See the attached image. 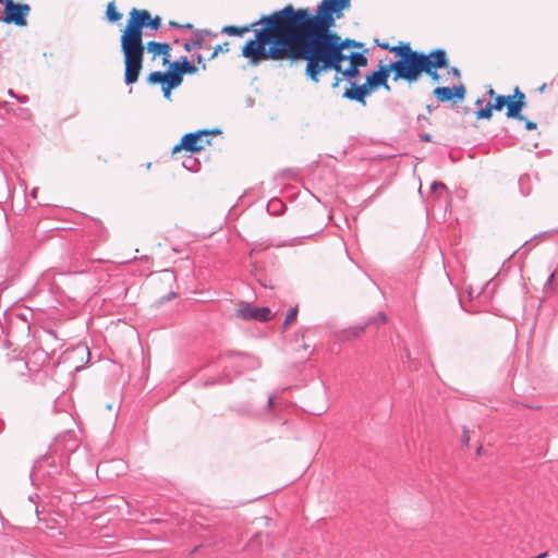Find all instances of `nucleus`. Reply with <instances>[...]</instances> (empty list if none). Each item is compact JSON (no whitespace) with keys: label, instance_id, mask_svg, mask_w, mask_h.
<instances>
[{"label":"nucleus","instance_id":"10","mask_svg":"<svg viewBox=\"0 0 558 558\" xmlns=\"http://www.w3.org/2000/svg\"><path fill=\"white\" fill-rule=\"evenodd\" d=\"M420 52L421 76L425 73L435 72L449 68V58L445 49L436 48L428 53Z\"/></svg>","mask_w":558,"mask_h":558},{"label":"nucleus","instance_id":"29","mask_svg":"<svg viewBox=\"0 0 558 558\" xmlns=\"http://www.w3.org/2000/svg\"><path fill=\"white\" fill-rule=\"evenodd\" d=\"M182 166L189 170V171H192V172H197L199 169H201V162L197 158H195L193 156V154H189L187 156H185L183 162H182Z\"/></svg>","mask_w":558,"mask_h":558},{"label":"nucleus","instance_id":"55","mask_svg":"<svg viewBox=\"0 0 558 558\" xmlns=\"http://www.w3.org/2000/svg\"><path fill=\"white\" fill-rule=\"evenodd\" d=\"M16 99L21 102H26L27 100V96L23 95V96H17Z\"/></svg>","mask_w":558,"mask_h":558},{"label":"nucleus","instance_id":"15","mask_svg":"<svg viewBox=\"0 0 558 558\" xmlns=\"http://www.w3.org/2000/svg\"><path fill=\"white\" fill-rule=\"evenodd\" d=\"M466 89L463 83L453 86H437L433 95L439 102L457 104L464 99Z\"/></svg>","mask_w":558,"mask_h":558},{"label":"nucleus","instance_id":"20","mask_svg":"<svg viewBox=\"0 0 558 558\" xmlns=\"http://www.w3.org/2000/svg\"><path fill=\"white\" fill-rule=\"evenodd\" d=\"M250 274L251 276L264 288L274 289V279L268 276L257 263H251Z\"/></svg>","mask_w":558,"mask_h":558},{"label":"nucleus","instance_id":"51","mask_svg":"<svg viewBox=\"0 0 558 558\" xmlns=\"http://www.w3.org/2000/svg\"><path fill=\"white\" fill-rule=\"evenodd\" d=\"M0 23L8 24V20L5 19V12L0 10Z\"/></svg>","mask_w":558,"mask_h":558},{"label":"nucleus","instance_id":"61","mask_svg":"<svg viewBox=\"0 0 558 558\" xmlns=\"http://www.w3.org/2000/svg\"><path fill=\"white\" fill-rule=\"evenodd\" d=\"M482 102H483V100H482V99H477V100L475 101V105H476V106H481V105H482Z\"/></svg>","mask_w":558,"mask_h":558},{"label":"nucleus","instance_id":"32","mask_svg":"<svg viewBox=\"0 0 558 558\" xmlns=\"http://www.w3.org/2000/svg\"><path fill=\"white\" fill-rule=\"evenodd\" d=\"M298 311H299L298 306L289 308V311L286 315V319L283 320V324H282L283 330H287L289 328V326L296 319Z\"/></svg>","mask_w":558,"mask_h":558},{"label":"nucleus","instance_id":"53","mask_svg":"<svg viewBox=\"0 0 558 558\" xmlns=\"http://www.w3.org/2000/svg\"><path fill=\"white\" fill-rule=\"evenodd\" d=\"M469 440H470V437H469L468 430H464L463 432V442L465 445H468Z\"/></svg>","mask_w":558,"mask_h":558},{"label":"nucleus","instance_id":"23","mask_svg":"<svg viewBox=\"0 0 558 558\" xmlns=\"http://www.w3.org/2000/svg\"><path fill=\"white\" fill-rule=\"evenodd\" d=\"M171 66H174L179 72H183L184 74H195L197 72V66L190 62L187 57L183 56L180 60H175L171 63Z\"/></svg>","mask_w":558,"mask_h":558},{"label":"nucleus","instance_id":"19","mask_svg":"<svg viewBox=\"0 0 558 558\" xmlns=\"http://www.w3.org/2000/svg\"><path fill=\"white\" fill-rule=\"evenodd\" d=\"M145 50L151 52L154 54V58L159 54H162L163 64L169 62L171 46L168 43L150 40L145 45Z\"/></svg>","mask_w":558,"mask_h":558},{"label":"nucleus","instance_id":"9","mask_svg":"<svg viewBox=\"0 0 558 558\" xmlns=\"http://www.w3.org/2000/svg\"><path fill=\"white\" fill-rule=\"evenodd\" d=\"M420 52L421 76L425 73L435 72L449 68V58L445 49L436 48L428 53Z\"/></svg>","mask_w":558,"mask_h":558},{"label":"nucleus","instance_id":"31","mask_svg":"<svg viewBox=\"0 0 558 558\" xmlns=\"http://www.w3.org/2000/svg\"><path fill=\"white\" fill-rule=\"evenodd\" d=\"M493 111L494 109L487 102L485 107L480 108L478 110L475 111L476 119L490 120L493 117Z\"/></svg>","mask_w":558,"mask_h":558},{"label":"nucleus","instance_id":"35","mask_svg":"<svg viewBox=\"0 0 558 558\" xmlns=\"http://www.w3.org/2000/svg\"><path fill=\"white\" fill-rule=\"evenodd\" d=\"M529 183H530V177L529 175H521L519 178V186L521 189L522 195H524V196H527L530 194V190L529 189L526 191L524 190V184H529Z\"/></svg>","mask_w":558,"mask_h":558},{"label":"nucleus","instance_id":"47","mask_svg":"<svg viewBox=\"0 0 558 558\" xmlns=\"http://www.w3.org/2000/svg\"><path fill=\"white\" fill-rule=\"evenodd\" d=\"M434 82H439L440 75L438 71L426 73Z\"/></svg>","mask_w":558,"mask_h":558},{"label":"nucleus","instance_id":"36","mask_svg":"<svg viewBox=\"0 0 558 558\" xmlns=\"http://www.w3.org/2000/svg\"><path fill=\"white\" fill-rule=\"evenodd\" d=\"M314 331V328L312 327H303L296 332V338L301 337L302 339L308 337L310 333Z\"/></svg>","mask_w":558,"mask_h":558},{"label":"nucleus","instance_id":"27","mask_svg":"<svg viewBox=\"0 0 558 558\" xmlns=\"http://www.w3.org/2000/svg\"><path fill=\"white\" fill-rule=\"evenodd\" d=\"M284 209L286 205L280 198H272L267 204V211L272 216L283 214Z\"/></svg>","mask_w":558,"mask_h":558},{"label":"nucleus","instance_id":"4","mask_svg":"<svg viewBox=\"0 0 558 558\" xmlns=\"http://www.w3.org/2000/svg\"><path fill=\"white\" fill-rule=\"evenodd\" d=\"M364 44L351 38L342 39L333 29H329L286 49L315 52L319 66H339V61L344 60L345 49L363 48Z\"/></svg>","mask_w":558,"mask_h":558},{"label":"nucleus","instance_id":"52","mask_svg":"<svg viewBox=\"0 0 558 558\" xmlns=\"http://www.w3.org/2000/svg\"><path fill=\"white\" fill-rule=\"evenodd\" d=\"M274 402L275 398L272 396H269L267 401V408L270 409L274 405Z\"/></svg>","mask_w":558,"mask_h":558},{"label":"nucleus","instance_id":"12","mask_svg":"<svg viewBox=\"0 0 558 558\" xmlns=\"http://www.w3.org/2000/svg\"><path fill=\"white\" fill-rule=\"evenodd\" d=\"M0 5H3L8 24H14L20 27L27 25V16L31 12L28 4L19 3L14 0H0Z\"/></svg>","mask_w":558,"mask_h":558},{"label":"nucleus","instance_id":"60","mask_svg":"<svg viewBox=\"0 0 558 558\" xmlns=\"http://www.w3.org/2000/svg\"><path fill=\"white\" fill-rule=\"evenodd\" d=\"M404 355L408 360H410V352L408 349H404Z\"/></svg>","mask_w":558,"mask_h":558},{"label":"nucleus","instance_id":"39","mask_svg":"<svg viewBox=\"0 0 558 558\" xmlns=\"http://www.w3.org/2000/svg\"><path fill=\"white\" fill-rule=\"evenodd\" d=\"M271 244L270 243H267V244H255L254 247L251 250V252L248 253L250 257H252L255 253L262 251V250H265L267 247H269Z\"/></svg>","mask_w":558,"mask_h":558},{"label":"nucleus","instance_id":"14","mask_svg":"<svg viewBox=\"0 0 558 558\" xmlns=\"http://www.w3.org/2000/svg\"><path fill=\"white\" fill-rule=\"evenodd\" d=\"M526 105L525 94L519 87H515L512 95H506V117L508 119L525 120L522 111Z\"/></svg>","mask_w":558,"mask_h":558},{"label":"nucleus","instance_id":"5","mask_svg":"<svg viewBox=\"0 0 558 558\" xmlns=\"http://www.w3.org/2000/svg\"><path fill=\"white\" fill-rule=\"evenodd\" d=\"M279 50L282 51L281 53H283L286 56V58H288V61L291 64L299 62V61H305L304 74L307 80H310L311 82H313L315 84L319 83L322 75L324 73H327L328 71H335L337 74L340 75V77H342V80L349 81V84L352 82V80H355L360 76V70L355 69L351 64H349V66L345 69L342 68V63L345 60H340L338 62L339 66H332V68H328V66H324V65L319 66L320 62L317 61V56L315 52H307V51L293 50V49H279Z\"/></svg>","mask_w":558,"mask_h":558},{"label":"nucleus","instance_id":"45","mask_svg":"<svg viewBox=\"0 0 558 558\" xmlns=\"http://www.w3.org/2000/svg\"><path fill=\"white\" fill-rule=\"evenodd\" d=\"M376 44L384 50H388L389 52H392L393 46H391L389 43H379L377 39L375 40Z\"/></svg>","mask_w":558,"mask_h":558},{"label":"nucleus","instance_id":"21","mask_svg":"<svg viewBox=\"0 0 558 558\" xmlns=\"http://www.w3.org/2000/svg\"><path fill=\"white\" fill-rule=\"evenodd\" d=\"M137 16L143 22L145 28L150 31H158L161 27V17L159 15L151 16L150 12L145 9H136Z\"/></svg>","mask_w":558,"mask_h":558},{"label":"nucleus","instance_id":"18","mask_svg":"<svg viewBox=\"0 0 558 558\" xmlns=\"http://www.w3.org/2000/svg\"><path fill=\"white\" fill-rule=\"evenodd\" d=\"M39 472H41L43 475L53 478L61 472V466L56 462L53 456L46 453L35 461L33 470L31 472V476L34 473Z\"/></svg>","mask_w":558,"mask_h":558},{"label":"nucleus","instance_id":"48","mask_svg":"<svg viewBox=\"0 0 558 558\" xmlns=\"http://www.w3.org/2000/svg\"><path fill=\"white\" fill-rule=\"evenodd\" d=\"M423 121H425L426 123L430 124L429 119L426 116L418 114L417 116V123L420 124V128H423V125L421 124Z\"/></svg>","mask_w":558,"mask_h":558},{"label":"nucleus","instance_id":"44","mask_svg":"<svg viewBox=\"0 0 558 558\" xmlns=\"http://www.w3.org/2000/svg\"><path fill=\"white\" fill-rule=\"evenodd\" d=\"M193 59H194V61H196L198 64H201L203 69H206V64H205V62H204V59H203L202 54H199V53H194V54H193Z\"/></svg>","mask_w":558,"mask_h":558},{"label":"nucleus","instance_id":"3","mask_svg":"<svg viewBox=\"0 0 558 558\" xmlns=\"http://www.w3.org/2000/svg\"><path fill=\"white\" fill-rule=\"evenodd\" d=\"M145 26L133 8L121 31L120 45L123 54L124 83L133 85L138 81L144 63L145 44L143 41Z\"/></svg>","mask_w":558,"mask_h":558},{"label":"nucleus","instance_id":"33","mask_svg":"<svg viewBox=\"0 0 558 558\" xmlns=\"http://www.w3.org/2000/svg\"><path fill=\"white\" fill-rule=\"evenodd\" d=\"M488 104L494 110L501 111L506 106V95H496L494 101Z\"/></svg>","mask_w":558,"mask_h":558},{"label":"nucleus","instance_id":"46","mask_svg":"<svg viewBox=\"0 0 558 558\" xmlns=\"http://www.w3.org/2000/svg\"><path fill=\"white\" fill-rule=\"evenodd\" d=\"M418 136H420V140H421L422 142H425V143H430V142H433V137H432V135H430L429 133H422V134H420Z\"/></svg>","mask_w":558,"mask_h":558},{"label":"nucleus","instance_id":"26","mask_svg":"<svg viewBox=\"0 0 558 558\" xmlns=\"http://www.w3.org/2000/svg\"><path fill=\"white\" fill-rule=\"evenodd\" d=\"M203 45H204L203 31L195 29L194 31V37H193L192 41H186L183 45V48H184L185 51L190 52L195 47L199 48V49L203 48Z\"/></svg>","mask_w":558,"mask_h":558},{"label":"nucleus","instance_id":"62","mask_svg":"<svg viewBox=\"0 0 558 558\" xmlns=\"http://www.w3.org/2000/svg\"><path fill=\"white\" fill-rule=\"evenodd\" d=\"M546 88V84H543L541 87H539V92H544Z\"/></svg>","mask_w":558,"mask_h":558},{"label":"nucleus","instance_id":"22","mask_svg":"<svg viewBox=\"0 0 558 558\" xmlns=\"http://www.w3.org/2000/svg\"><path fill=\"white\" fill-rule=\"evenodd\" d=\"M367 51V49H364L361 52H350L344 56V60L350 61L352 66L360 70V68H365L368 63V59L366 57Z\"/></svg>","mask_w":558,"mask_h":558},{"label":"nucleus","instance_id":"7","mask_svg":"<svg viewBox=\"0 0 558 558\" xmlns=\"http://www.w3.org/2000/svg\"><path fill=\"white\" fill-rule=\"evenodd\" d=\"M392 70V81H404L409 85L421 78L420 52L408 54L400 60L389 61Z\"/></svg>","mask_w":558,"mask_h":558},{"label":"nucleus","instance_id":"8","mask_svg":"<svg viewBox=\"0 0 558 558\" xmlns=\"http://www.w3.org/2000/svg\"><path fill=\"white\" fill-rule=\"evenodd\" d=\"M220 133V130H201L192 133H186L182 136L179 144H177L173 149L172 154H175L182 149H184L187 153L194 154L202 151L206 145L210 144V140L208 136L210 134H218Z\"/></svg>","mask_w":558,"mask_h":558},{"label":"nucleus","instance_id":"28","mask_svg":"<svg viewBox=\"0 0 558 558\" xmlns=\"http://www.w3.org/2000/svg\"><path fill=\"white\" fill-rule=\"evenodd\" d=\"M106 19L109 23H117L122 19V13L118 11L114 1L107 4Z\"/></svg>","mask_w":558,"mask_h":558},{"label":"nucleus","instance_id":"25","mask_svg":"<svg viewBox=\"0 0 558 558\" xmlns=\"http://www.w3.org/2000/svg\"><path fill=\"white\" fill-rule=\"evenodd\" d=\"M417 50H413L410 43L408 41H400L398 45L393 46L392 53L396 57V60H400V58H403L408 54H412L416 52Z\"/></svg>","mask_w":558,"mask_h":558},{"label":"nucleus","instance_id":"49","mask_svg":"<svg viewBox=\"0 0 558 558\" xmlns=\"http://www.w3.org/2000/svg\"><path fill=\"white\" fill-rule=\"evenodd\" d=\"M556 275L558 276V271L553 272L551 275H549V277H548V279H547V281L545 283V287L553 284Z\"/></svg>","mask_w":558,"mask_h":558},{"label":"nucleus","instance_id":"1","mask_svg":"<svg viewBox=\"0 0 558 558\" xmlns=\"http://www.w3.org/2000/svg\"><path fill=\"white\" fill-rule=\"evenodd\" d=\"M351 7V0H322L315 9L288 4L276 11L270 22L278 36L279 49H284L336 27V21Z\"/></svg>","mask_w":558,"mask_h":558},{"label":"nucleus","instance_id":"64","mask_svg":"<svg viewBox=\"0 0 558 558\" xmlns=\"http://www.w3.org/2000/svg\"><path fill=\"white\" fill-rule=\"evenodd\" d=\"M3 428V422L0 420V432L2 430Z\"/></svg>","mask_w":558,"mask_h":558},{"label":"nucleus","instance_id":"2","mask_svg":"<svg viewBox=\"0 0 558 558\" xmlns=\"http://www.w3.org/2000/svg\"><path fill=\"white\" fill-rule=\"evenodd\" d=\"M275 14L276 11L262 15L258 21L245 26L226 25L222 27L221 33L242 37L251 31L254 32V38L245 43L241 52L242 57L248 59L253 65H257L264 60L288 61V58L279 50L278 43L276 41L278 34L271 26L270 19Z\"/></svg>","mask_w":558,"mask_h":558},{"label":"nucleus","instance_id":"54","mask_svg":"<svg viewBox=\"0 0 558 558\" xmlns=\"http://www.w3.org/2000/svg\"><path fill=\"white\" fill-rule=\"evenodd\" d=\"M169 26H170V27H173V28H180L181 24H179V23H177V22H174V21H170V22H169Z\"/></svg>","mask_w":558,"mask_h":558},{"label":"nucleus","instance_id":"40","mask_svg":"<svg viewBox=\"0 0 558 558\" xmlns=\"http://www.w3.org/2000/svg\"><path fill=\"white\" fill-rule=\"evenodd\" d=\"M438 190H447V186L445 185V183H442L440 181L433 182L432 185H430V191L433 193H435Z\"/></svg>","mask_w":558,"mask_h":558},{"label":"nucleus","instance_id":"16","mask_svg":"<svg viewBox=\"0 0 558 558\" xmlns=\"http://www.w3.org/2000/svg\"><path fill=\"white\" fill-rule=\"evenodd\" d=\"M387 322V316L384 312H379L375 316L369 317L365 324L350 327L343 331H341L339 339L342 341H351L353 339L359 338L368 326H379L384 325Z\"/></svg>","mask_w":558,"mask_h":558},{"label":"nucleus","instance_id":"30","mask_svg":"<svg viewBox=\"0 0 558 558\" xmlns=\"http://www.w3.org/2000/svg\"><path fill=\"white\" fill-rule=\"evenodd\" d=\"M167 78V72L162 71H153L147 76V83L150 85H162L165 83V80Z\"/></svg>","mask_w":558,"mask_h":558},{"label":"nucleus","instance_id":"58","mask_svg":"<svg viewBox=\"0 0 558 558\" xmlns=\"http://www.w3.org/2000/svg\"><path fill=\"white\" fill-rule=\"evenodd\" d=\"M433 110H434V107H433L432 105H427V106H426V111H427L428 113H432V112H433Z\"/></svg>","mask_w":558,"mask_h":558},{"label":"nucleus","instance_id":"59","mask_svg":"<svg viewBox=\"0 0 558 558\" xmlns=\"http://www.w3.org/2000/svg\"><path fill=\"white\" fill-rule=\"evenodd\" d=\"M37 192H38V189H37V187L33 189V191H32V193H31V194H32V196H33L34 198H36V196H37Z\"/></svg>","mask_w":558,"mask_h":558},{"label":"nucleus","instance_id":"63","mask_svg":"<svg viewBox=\"0 0 558 558\" xmlns=\"http://www.w3.org/2000/svg\"><path fill=\"white\" fill-rule=\"evenodd\" d=\"M302 348H303L304 350H307V349L310 348V345H308V344H306V343H304V344L302 345Z\"/></svg>","mask_w":558,"mask_h":558},{"label":"nucleus","instance_id":"37","mask_svg":"<svg viewBox=\"0 0 558 558\" xmlns=\"http://www.w3.org/2000/svg\"><path fill=\"white\" fill-rule=\"evenodd\" d=\"M178 294L173 291L169 292L167 295L161 296L156 303L158 305L163 304L165 302L171 301L172 299H175Z\"/></svg>","mask_w":558,"mask_h":558},{"label":"nucleus","instance_id":"43","mask_svg":"<svg viewBox=\"0 0 558 558\" xmlns=\"http://www.w3.org/2000/svg\"><path fill=\"white\" fill-rule=\"evenodd\" d=\"M341 81H343L342 77H340V75L336 73V75L333 77V81H332V84H331V88L332 89L338 88L340 83H341Z\"/></svg>","mask_w":558,"mask_h":558},{"label":"nucleus","instance_id":"38","mask_svg":"<svg viewBox=\"0 0 558 558\" xmlns=\"http://www.w3.org/2000/svg\"><path fill=\"white\" fill-rule=\"evenodd\" d=\"M172 89H174V88L172 86L167 85L166 83H163L161 85V90H162L163 97L166 99H169V100L171 99Z\"/></svg>","mask_w":558,"mask_h":558},{"label":"nucleus","instance_id":"41","mask_svg":"<svg viewBox=\"0 0 558 558\" xmlns=\"http://www.w3.org/2000/svg\"><path fill=\"white\" fill-rule=\"evenodd\" d=\"M448 74H451L454 78H461V72L457 66L448 68Z\"/></svg>","mask_w":558,"mask_h":558},{"label":"nucleus","instance_id":"50","mask_svg":"<svg viewBox=\"0 0 558 558\" xmlns=\"http://www.w3.org/2000/svg\"><path fill=\"white\" fill-rule=\"evenodd\" d=\"M180 28H184V29H190V31H195L194 29V26L190 23H186V24H181Z\"/></svg>","mask_w":558,"mask_h":558},{"label":"nucleus","instance_id":"6","mask_svg":"<svg viewBox=\"0 0 558 558\" xmlns=\"http://www.w3.org/2000/svg\"><path fill=\"white\" fill-rule=\"evenodd\" d=\"M392 74L390 63L380 60L378 68L365 75L363 84L350 83V88H345L342 97L350 101H356L362 106H366V98L379 87H384L387 92L391 89L388 78Z\"/></svg>","mask_w":558,"mask_h":558},{"label":"nucleus","instance_id":"13","mask_svg":"<svg viewBox=\"0 0 558 558\" xmlns=\"http://www.w3.org/2000/svg\"><path fill=\"white\" fill-rule=\"evenodd\" d=\"M220 359H228L232 363L230 366L238 373L254 371L260 366V361L248 353L240 351H227L220 355Z\"/></svg>","mask_w":558,"mask_h":558},{"label":"nucleus","instance_id":"57","mask_svg":"<svg viewBox=\"0 0 558 558\" xmlns=\"http://www.w3.org/2000/svg\"><path fill=\"white\" fill-rule=\"evenodd\" d=\"M8 94H9V96H10V97H12V98H15V99H16V97H17V95H15V93H14L12 89H9V90H8Z\"/></svg>","mask_w":558,"mask_h":558},{"label":"nucleus","instance_id":"17","mask_svg":"<svg viewBox=\"0 0 558 558\" xmlns=\"http://www.w3.org/2000/svg\"><path fill=\"white\" fill-rule=\"evenodd\" d=\"M238 316L245 320H256L266 323L272 318V313L267 306H253L248 303H243V306L238 310Z\"/></svg>","mask_w":558,"mask_h":558},{"label":"nucleus","instance_id":"56","mask_svg":"<svg viewBox=\"0 0 558 558\" xmlns=\"http://www.w3.org/2000/svg\"><path fill=\"white\" fill-rule=\"evenodd\" d=\"M487 94H488L492 98H494V99H495V97H496V95H497L493 88H490V89L487 92Z\"/></svg>","mask_w":558,"mask_h":558},{"label":"nucleus","instance_id":"34","mask_svg":"<svg viewBox=\"0 0 558 558\" xmlns=\"http://www.w3.org/2000/svg\"><path fill=\"white\" fill-rule=\"evenodd\" d=\"M228 51H229V43L228 41L223 43L222 45H217L214 48V51L210 54L209 60L215 59L218 56V53H220V52H228Z\"/></svg>","mask_w":558,"mask_h":558},{"label":"nucleus","instance_id":"11","mask_svg":"<svg viewBox=\"0 0 558 558\" xmlns=\"http://www.w3.org/2000/svg\"><path fill=\"white\" fill-rule=\"evenodd\" d=\"M420 52L421 76L425 73L435 72L449 68V58L445 49L436 48L428 53Z\"/></svg>","mask_w":558,"mask_h":558},{"label":"nucleus","instance_id":"24","mask_svg":"<svg viewBox=\"0 0 558 558\" xmlns=\"http://www.w3.org/2000/svg\"><path fill=\"white\" fill-rule=\"evenodd\" d=\"M167 78L165 80V83L169 86H172L173 88L179 87L183 82V72H179L174 66H171V63L169 64L167 69Z\"/></svg>","mask_w":558,"mask_h":558},{"label":"nucleus","instance_id":"42","mask_svg":"<svg viewBox=\"0 0 558 558\" xmlns=\"http://www.w3.org/2000/svg\"><path fill=\"white\" fill-rule=\"evenodd\" d=\"M523 121H524L525 130H527V131L536 130L537 124L535 122L527 120L526 118Z\"/></svg>","mask_w":558,"mask_h":558}]
</instances>
